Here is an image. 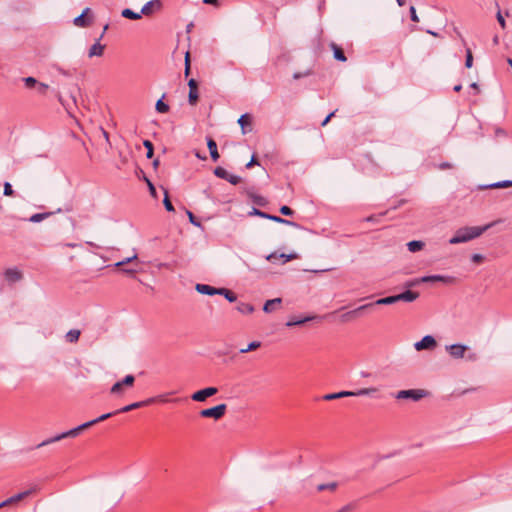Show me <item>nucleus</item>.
Segmentation results:
<instances>
[{
	"instance_id": "nucleus-33",
	"label": "nucleus",
	"mask_w": 512,
	"mask_h": 512,
	"mask_svg": "<svg viewBox=\"0 0 512 512\" xmlns=\"http://www.w3.org/2000/svg\"><path fill=\"white\" fill-rule=\"evenodd\" d=\"M407 246L410 252H417L422 250L424 243L422 241L413 240L408 242Z\"/></svg>"
},
{
	"instance_id": "nucleus-43",
	"label": "nucleus",
	"mask_w": 512,
	"mask_h": 512,
	"mask_svg": "<svg viewBox=\"0 0 512 512\" xmlns=\"http://www.w3.org/2000/svg\"><path fill=\"white\" fill-rule=\"evenodd\" d=\"M473 65V55L470 48L466 49V59H465V67L471 68Z\"/></svg>"
},
{
	"instance_id": "nucleus-34",
	"label": "nucleus",
	"mask_w": 512,
	"mask_h": 512,
	"mask_svg": "<svg viewBox=\"0 0 512 512\" xmlns=\"http://www.w3.org/2000/svg\"><path fill=\"white\" fill-rule=\"evenodd\" d=\"M269 220H272L274 222H277V223H281V224H286V225H290V226H294V227H298V224L293 222V221H290V220H287V219H284V218H281L279 216H276V215H269Z\"/></svg>"
},
{
	"instance_id": "nucleus-63",
	"label": "nucleus",
	"mask_w": 512,
	"mask_h": 512,
	"mask_svg": "<svg viewBox=\"0 0 512 512\" xmlns=\"http://www.w3.org/2000/svg\"><path fill=\"white\" fill-rule=\"evenodd\" d=\"M470 87H471L472 89H474V90H475V93H476V94H478V93H479V86H478V84H477V83H472V84L470 85Z\"/></svg>"
},
{
	"instance_id": "nucleus-20",
	"label": "nucleus",
	"mask_w": 512,
	"mask_h": 512,
	"mask_svg": "<svg viewBox=\"0 0 512 512\" xmlns=\"http://www.w3.org/2000/svg\"><path fill=\"white\" fill-rule=\"evenodd\" d=\"M4 277L8 282H17L22 278V274L16 268H8L4 272Z\"/></svg>"
},
{
	"instance_id": "nucleus-29",
	"label": "nucleus",
	"mask_w": 512,
	"mask_h": 512,
	"mask_svg": "<svg viewBox=\"0 0 512 512\" xmlns=\"http://www.w3.org/2000/svg\"><path fill=\"white\" fill-rule=\"evenodd\" d=\"M121 15H122V17L131 19V20H138L141 18V12L136 13L129 8H125L124 10H122Z\"/></svg>"
},
{
	"instance_id": "nucleus-7",
	"label": "nucleus",
	"mask_w": 512,
	"mask_h": 512,
	"mask_svg": "<svg viewBox=\"0 0 512 512\" xmlns=\"http://www.w3.org/2000/svg\"><path fill=\"white\" fill-rule=\"evenodd\" d=\"M214 174L218 178L224 179L231 183L232 185H237L241 182V177L230 174L226 169H224L221 166H218L214 169Z\"/></svg>"
},
{
	"instance_id": "nucleus-16",
	"label": "nucleus",
	"mask_w": 512,
	"mask_h": 512,
	"mask_svg": "<svg viewBox=\"0 0 512 512\" xmlns=\"http://www.w3.org/2000/svg\"><path fill=\"white\" fill-rule=\"evenodd\" d=\"M238 124L240 125L243 134L250 132L252 130V116L248 113L241 115L238 119Z\"/></svg>"
},
{
	"instance_id": "nucleus-56",
	"label": "nucleus",
	"mask_w": 512,
	"mask_h": 512,
	"mask_svg": "<svg viewBox=\"0 0 512 512\" xmlns=\"http://www.w3.org/2000/svg\"><path fill=\"white\" fill-rule=\"evenodd\" d=\"M123 385L120 381L116 382L112 388H111V392L112 393H119L122 389Z\"/></svg>"
},
{
	"instance_id": "nucleus-21",
	"label": "nucleus",
	"mask_w": 512,
	"mask_h": 512,
	"mask_svg": "<svg viewBox=\"0 0 512 512\" xmlns=\"http://www.w3.org/2000/svg\"><path fill=\"white\" fill-rule=\"evenodd\" d=\"M104 49H105V45H102L100 43V40L97 39V41L90 47L89 52H88V56L90 58H92L94 56L100 57V56L103 55Z\"/></svg>"
},
{
	"instance_id": "nucleus-64",
	"label": "nucleus",
	"mask_w": 512,
	"mask_h": 512,
	"mask_svg": "<svg viewBox=\"0 0 512 512\" xmlns=\"http://www.w3.org/2000/svg\"><path fill=\"white\" fill-rule=\"evenodd\" d=\"M108 27H109V25H108V24H106V25L104 26L103 31H102V33H101L100 37L98 38L99 40H101V39L103 38V36H104L105 32L107 31Z\"/></svg>"
},
{
	"instance_id": "nucleus-13",
	"label": "nucleus",
	"mask_w": 512,
	"mask_h": 512,
	"mask_svg": "<svg viewBox=\"0 0 512 512\" xmlns=\"http://www.w3.org/2000/svg\"><path fill=\"white\" fill-rule=\"evenodd\" d=\"M447 350L451 357L459 359L464 357V354L467 350V346L462 344H452L450 346H447Z\"/></svg>"
},
{
	"instance_id": "nucleus-19",
	"label": "nucleus",
	"mask_w": 512,
	"mask_h": 512,
	"mask_svg": "<svg viewBox=\"0 0 512 512\" xmlns=\"http://www.w3.org/2000/svg\"><path fill=\"white\" fill-rule=\"evenodd\" d=\"M161 1L160 0H151L147 2L141 9V15H150L154 12V10H158L161 8Z\"/></svg>"
},
{
	"instance_id": "nucleus-51",
	"label": "nucleus",
	"mask_w": 512,
	"mask_h": 512,
	"mask_svg": "<svg viewBox=\"0 0 512 512\" xmlns=\"http://www.w3.org/2000/svg\"><path fill=\"white\" fill-rule=\"evenodd\" d=\"M280 213L285 216H292L294 214V211L290 207L283 205L280 208Z\"/></svg>"
},
{
	"instance_id": "nucleus-3",
	"label": "nucleus",
	"mask_w": 512,
	"mask_h": 512,
	"mask_svg": "<svg viewBox=\"0 0 512 512\" xmlns=\"http://www.w3.org/2000/svg\"><path fill=\"white\" fill-rule=\"evenodd\" d=\"M378 389L376 387L361 388L356 391H340L336 393H329L322 396L324 401H331L341 399L344 397H357V396H372Z\"/></svg>"
},
{
	"instance_id": "nucleus-28",
	"label": "nucleus",
	"mask_w": 512,
	"mask_h": 512,
	"mask_svg": "<svg viewBox=\"0 0 512 512\" xmlns=\"http://www.w3.org/2000/svg\"><path fill=\"white\" fill-rule=\"evenodd\" d=\"M236 309L238 312H240L242 314H251L254 312V307L250 303L240 302L236 306Z\"/></svg>"
},
{
	"instance_id": "nucleus-44",
	"label": "nucleus",
	"mask_w": 512,
	"mask_h": 512,
	"mask_svg": "<svg viewBox=\"0 0 512 512\" xmlns=\"http://www.w3.org/2000/svg\"><path fill=\"white\" fill-rule=\"evenodd\" d=\"M357 508L356 502H350L346 505H344L342 508H340L337 512H350Z\"/></svg>"
},
{
	"instance_id": "nucleus-36",
	"label": "nucleus",
	"mask_w": 512,
	"mask_h": 512,
	"mask_svg": "<svg viewBox=\"0 0 512 512\" xmlns=\"http://www.w3.org/2000/svg\"><path fill=\"white\" fill-rule=\"evenodd\" d=\"M164 97H165V95H163L162 98L156 102L155 108H156V111L159 113H167L170 109L169 105L166 104L165 102H163Z\"/></svg>"
},
{
	"instance_id": "nucleus-5",
	"label": "nucleus",
	"mask_w": 512,
	"mask_h": 512,
	"mask_svg": "<svg viewBox=\"0 0 512 512\" xmlns=\"http://www.w3.org/2000/svg\"><path fill=\"white\" fill-rule=\"evenodd\" d=\"M453 281H454V278L451 276L429 275V276H423L417 280L408 281L405 283V287H412L418 283H428V282H443L445 284H451Z\"/></svg>"
},
{
	"instance_id": "nucleus-11",
	"label": "nucleus",
	"mask_w": 512,
	"mask_h": 512,
	"mask_svg": "<svg viewBox=\"0 0 512 512\" xmlns=\"http://www.w3.org/2000/svg\"><path fill=\"white\" fill-rule=\"evenodd\" d=\"M151 404H153V399H146V400H143V401L134 402L132 404L126 405V406L116 410V413L121 414V413L130 412V411H132L134 409L146 407V406L151 405Z\"/></svg>"
},
{
	"instance_id": "nucleus-8",
	"label": "nucleus",
	"mask_w": 512,
	"mask_h": 512,
	"mask_svg": "<svg viewBox=\"0 0 512 512\" xmlns=\"http://www.w3.org/2000/svg\"><path fill=\"white\" fill-rule=\"evenodd\" d=\"M218 392L216 387H207L194 392L191 399L196 402H204L207 398L215 395Z\"/></svg>"
},
{
	"instance_id": "nucleus-60",
	"label": "nucleus",
	"mask_w": 512,
	"mask_h": 512,
	"mask_svg": "<svg viewBox=\"0 0 512 512\" xmlns=\"http://www.w3.org/2000/svg\"><path fill=\"white\" fill-rule=\"evenodd\" d=\"M483 260V256L481 254H474L472 256V261L476 263H480Z\"/></svg>"
},
{
	"instance_id": "nucleus-10",
	"label": "nucleus",
	"mask_w": 512,
	"mask_h": 512,
	"mask_svg": "<svg viewBox=\"0 0 512 512\" xmlns=\"http://www.w3.org/2000/svg\"><path fill=\"white\" fill-rule=\"evenodd\" d=\"M188 86H189L188 103L191 106H195L199 101L198 82L194 78H191L188 81Z\"/></svg>"
},
{
	"instance_id": "nucleus-14",
	"label": "nucleus",
	"mask_w": 512,
	"mask_h": 512,
	"mask_svg": "<svg viewBox=\"0 0 512 512\" xmlns=\"http://www.w3.org/2000/svg\"><path fill=\"white\" fill-rule=\"evenodd\" d=\"M89 12H90V8H85L83 10L82 14L77 16L73 20L74 25L78 26V27H83V28L90 26L92 23V19L89 17H86Z\"/></svg>"
},
{
	"instance_id": "nucleus-27",
	"label": "nucleus",
	"mask_w": 512,
	"mask_h": 512,
	"mask_svg": "<svg viewBox=\"0 0 512 512\" xmlns=\"http://www.w3.org/2000/svg\"><path fill=\"white\" fill-rule=\"evenodd\" d=\"M331 49L333 50L334 58L338 61L345 62L347 60L345 53L341 47H339L335 43H331L330 45Z\"/></svg>"
},
{
	"instance_id": "nucleus-42",
	"label": "nucleus",
	"mask_w": 512,
	"mask_h": 512,
	"mask_svg": "<svg viewBox=\"0 0 512 512\" xmlns=\"http://www.w3.org/2000/svg\"><path fill=\"white\" fill-rule=\"evenodd\" d=\"M163 204H164L165 209L167 211H169V212L174 211V206L172 205V202L169 199V195H168L167 190H165V196H164Z\"/></svg>"
},
{
	"instance_id": "nucleus-22",
	"label": "nucleus",
	"mask_w": 512,
	"mask_h": 512,
	"mask_svg": "<svg viewBox=\"0 0 512 512\" xmlns=\"http://www.w3.org/2000/svg\"><path fill=\"white\" fill-rule=\"evenodd\" d=\"M207 147L209 149L211 159L216 162L220 155L217 150V144L213 138L207 137Z\"/></svg>"
},
{
	"instance_id": "nucleus-2",
	"label": "nucleus",
	"mask_w": 512,
	"mask_h": 512,
	"mask_svg": "<svg viewBox=\"0 0 512 512\" xmlns=\"http://www.w3.org/2000/svg\"><path fill=\"white\" fill-rule=\"evenodd\" d=\"M493 223H489L484 226H472V227H463L458 229L454 236L449 240L450 244H459L468 242L473 240L479 236H481L485 231H487Z\"/></svg>"
},
{
	"instance_id": "nucleus-39",
	"label": "nucleus",
	"mask_w": 512,
	"mask_h": 512,
	"mask_svg": "<svg viewBox=\"0 0 512 512\" xmlns=\"http://www.w3.org/2000/svg\"><path fill=\"white\" fill-rule=\"evenodd\" d=\"M260 346H261V342L253 341L248 344L246 349H240V353L244 354V353H248L250 351H254V350L258 349Z\"/></svg>"
},
{
	"instance_id": "nucleus-61",
	"label": "nucleus",
	"mask_w": 512,
	"mask_h": 512,
	"mask_svg": "<svg viewBox=\"0 0 512 512\" xmlns=\"http://www.w3.org/2000/svg\"><path fill=\"white\" fill-rule=\"evenodd\" d=\"M255 164L258 165V162H257L255 156L253 155L251 160L246 164V168H251Z\"/></svg>"
},
{
	"instance_id": "nucleus-26",
	"label": "nucleus",
	"mask_w": 512,
	"mask_h": 512,
	"mask_svg": "<svg viewBox=\"0 0 512 512\" xmlns=\"http://www.w3.org/2000/svg\"><path fill=\"white\" fill-rule=\"evenodd\" d=\"M137 259V255H133L131 257H128L122 261H119L115 264L116 267L120 268L123 272L125 273H129V274H133L136 272V269H128V268H122L123 266H125L126 264L132 262L133 260Z\"/></svg>"
},
{
	"instance_id": "nucleus-59",
	"label": "nucleus",
	"mask_w": 512,
	"mask_h": 512,
	"mask_svg": "<svg viewBox=\"0 0 512 512\" xmlns=\"http://www.w3.org/2000/svg\"><path fill=\"white\" fill-rule=\"evenodd\" d=\"M336 111L331 112L326 116V118L322 121L321 126L324 127L328 124V122L331 120V118L335 115Z\"/></svg>"
},
{
	"instance_id": "nucleus-15",
	"label": "nucleus",
	"mask_w": 512,
	"mask_h": 512,
	"mask_svg": "<svg viewBox=\"0 0 512 512\" xmlns=\"http://www.w3.org/2000/svg\"><path fill=\"white\" fill-rule=\"evenodd\" d=\"M373 306H374V304H365V305L359 306L358 308H356L354 310L344 313L341 316V319L343 322L351 321L352 319L358 317L361 311L368 309L370 307H373Z\"/></svg>"
},
{
	"instance_id": "nucleus-55",
	"label": "nucleus",
	"mask_w": 512,
	"mask_h": 512,
	"mask_svg": "<svg viewBox=\"0 0 512 512\" xmlns=\"http://www.w3.org/2000/svg\"><path fill=\"white\" fill-rule=\"evenodd\" d=\"M410 18H411V21L413 22H419V18L417 16V13H416V9L414 6H411L410 7Z\"/></svg>"
},
{
	"instance_id": "nucleus-62",
	"label": "nucleus",
	"mask_w": 512,
	"mask_h": 512,
	"mask_svg": "<svg viewBox=\"0 0 512 512\" xmlns=\"http://www.w3.org/2000/svg\"><path fill=\"white\" fill-rule=\"evenodd\" d=\"M203 3L217 6L219 4V1L218 0H203Z\"/></svg>"
},
{
	"instance_id": "nucleus-41",
	"label": "nucleus",
	"mask_w": 512,
	"mask_h": 512,
	"mask_svg": "<svg viewBox=\"0 0 512 512\" xmlns=\"http://www.w3.org/2000/svg\"><path fill=\"white\" fill-rule=\"evenodd\" d=\"M24 84L27 88L32 89L36 88L38 81L34 77H25L23 78Z\"/></svg>"
},
{
	"instance_id": "nucleus-1",
	"label": "nucleus",
	"mask_w": 512,
	"mask_h": 512,
	"mask_svg": "<svg viewBox=\"0 0 512 512\" xmlns=\"http://www.w3.org/2000/svg\"><path fill=\"white\" fill-rule=\"evenodd\" d=\"M118 413H116V411L114 412H110V413H106V414H103L101 416H99L98 418L96 419H93L91 421H88V422H85L73 429H70L66 432H63V433H60L58 435H55L51 438H48L44 441H42L41 443H39L38 445L35 446V448H41V447H44V446H47L49 444H52V443H55V442H58L62 439H65V438H68V437H77L83 430L87 429V428H90L92 427L93 425L97 424V423H100L104 420H107L109 418H111L112 416L114 415H117Z\"/></svg>"
},
{
	"instance_id": "nucleus-40",
	"label": "nucleus",
	"mask_w": 512,
	"mask_h": 512,
	"mask_svg": "<svg viewBox=\"0 0 512 512\" xmlns=\"http://www.w3.org/2000/svg\"><path fill=\"white\" fill-rule=\"evenodd\" d=\"M143 145L147 150V152H146L147 158H149V159L152 158L153 154H154V146H153L152 142L149 140H144Z\"/></svg>"
},
{
	"instance_id": "nucleus-18",
	"label": "nucleus",
	"mask_w": 512,
	"mask_h": 512,
	"mask_svg": "<svg viewBox=\"0 0 512 512\" xmlns=\"http://www.w3.org/2000/svg\"><path fill=\"white\" fill-rule=\"evenodd\" d=\"M419 298V293L412 290H406L400 294L395 295L396 302H413Z\"/></svg>"
},
{
	"instance_id": "nucleus-32",
	"label": "nucleus",
	"mask_w": 512,
	"mask_h": 512,
	"mask_svg": "<svg viewBox=\"0 0 512 512\" xmlns=\"http://www.w3.org/2000/svg\"><path fill=\"white\" fill-rule=\"evenodd\" d=\"M219 291H220L219 295L224 296L229 302H235L237 300V296L233 291H231L227 288H220Z\"/></svg>"
},
{
	"instance_id": "nucleus-54",
	"label": "nucleus",
	"mask_w": 512,
	"mask_h": 512,
	"mask_svg": "<svg viewBox=\"0 0 512 512\" xmlns=\"http://www.w3.org/2000/svg\"><path fill=\"white\" fill-rule=\"evenodd\" d=\"M146 182H147V185H148L149 192H150L151 196L154 197V198H157L156 188L153 185V183L149 179H147V178H146Z\"/></svg>"
},
{
	"instance_id": "nucleus-45",
	"label": "nucleus",
	"mask_w": 512,
	"mask_h": 512,
	"mask_svg": "<svg viewBox=\"0 0 512 512\" xmlns=\"http://www.w3.org/2000/svg\"><path fill=\"white\" fill-rule=\"evenodd\" d=\"M3 194L5 196H14L15 192L14 190L12 189V186L9 182H5L4 183V191H3Z\"/></svg>"
},
{
	"instance_id": "nucleus-47",
	"label": "nucleus",
	"mask_w": 512,
	"mask_h": 512,
	"mask_svg": "<svg viewBox=\"0 0 512 512\" xmlns=\"http://www.w3.org/2000/svg\"><path fill=\"white\" fill-rule=\"evenodd\" d=\"M135 378L133 375H126L122 381V385L124 386H132L134 384Z\"/></svg>"
},
{
	"instance_id": "nucleus-24",
	"label": "nucleus",
	"mask_w": 512,
	"mask_h": 512,
	"mask_svg": "<svg viewBox=\"0 0 512 512\" xmlns=\"http://www.w3.org/2000/svg\"><path fill=\"white\" fill-rule=\"evenodd\" d=\"M281 302H282L281 298H274L271 300H267L263 306L264 312H266V313L273 312L276 309V307L281 304Z\"/></svg>"
},
{
	"instance_id": "nucleus-53",
	"label": "nucleus",
	"mask_w": 512,
	"mask_h": 512,
	"mask_svg": "<svg viewBox=\"0 0 512 512\" xmlns=\"http://www.w3.org/2000/svg\"><path fill=\"white\" fill-rule=\"evenodd\" d=\"M49 86L45 83H41V82H38V84L36 85V89L37 91L40 93V94H45L46 91L48 90Z\"/></svg>"
},
{
	"instance_id": "nucleus-49",
	"label": "nucleus",
	"mask_w": 512,
	"mask_h": 512,
	"mask_svg": "<svg viewBox=\"0 0 512 512\" xmlns=\"http://www.w3.org/2000/svg\"><path fill=\"white\" fill-rule=\"evenodd\" d=\"M387 213H388V210H387V211H384V212H382V213H379V214H377V215H370V216H368L365 220H366L367 222H376V221H378V219H379L380 217L385 216Z\"/></svg>"
},
{
	"instance_id": "nucleus-48",
	"label": "nucleus",
	"mask_w": 512,
	"mask_h": 512,
	"mask_svg": "<svg viewBox=\"0 0 512 512\" xmlns=\"http://www.w3.org/2000/svg\"><path fill=\"white\" fill-rule=\"evenodd\" d=\"M150 399H153V403H156V402L166 403V402L171 401L170 399L167 398L166 394L151 397Z\"/></svg>"
},
{
	"instance_id": "nucleus-35",
	"label": "nucleus",
	"mask_w": 512,
	"mask_h": 512,
	"mask_svg": "<svg viewBox=\"0 0 512 512\" xmlns=\"http://www.w3.org/2000/svg\"><path fill=\"white\" fill-rule=\"evenodd\" d=\"M80 330L72 329L66 334V340L70 343H75L80 337Z\"/></svg>"
},
{
	"instance_id": "nucleus-6",
	"label": "nucleus",
	"mask_w": 512,
	"mask_h": 512,
	"mask_svg": "<svg viewBox=\"0 0 512 512\" xmlns=\"http://www.w3.org/2000/svg\"><path fill=\"white\" fill-rule=\"evenodd\" d=\"M227 410L226 404H219L217 406L206 408L200 411L199 415L203 418H213L215 420L221 419Z\"/></svg>"
},
{
	"instance_id": "nucleus-50",
	"label": "nucleus",
	"mask_w": 512,
	"mask_h": 512,
	"mask_svg": "<svg viewBox=\"0 0 512 512\" xmlns=\"http://www.w3.org/2000/svg\"><path fill=\"white\" fill-rule=\"evenodd\" d=\"M251 215H257L259 217H262V218H266V219H269V215L268 213L264 212V211H261L257 208H253L252 212H250Z\"/></svg>"
},
{
	"instance_id": "nucleus-38",
	"label": "nucleus",
	"mask_w": 512,
	"mask_h": 512,
	"mask_svg": "<svg viewBox=\"0 0 512 512\" xmlns=\"http://www.w3.org/2000/svg\"><path fill=\"white\" fill-rule=\"evenodd\" d=\"M337 486H338V484L336 482H330V483H326V484H319L317 486V491L318 492H322V491H325V490L335 491Z\"/></svg>"
},
{
	"instance_id": "nucleus-30",
	"label": "nucleus",
	"mask_w": 512,
	"mask_h": 512,
	"mask_svg": "<svg viewBox=\"0 0 512 512\" xmlns=\"http://www.w3.org/2000/svg\"><path fill=\"white\" fill-rule=\"evenodd\" d=\"M52 214V212L36 213L33 214L28 220L33 223H39L48 218L49 216H51Z\"/></svg>"
},
{
	"instance_id": "nucleus-25",
	"label": "nucleus",
	"mask_w": 512,
	"mask_h": 512,
	"mask_svg": "<svg viewBox=\"0 0 512 512\" xmlns=\"http://www.w3.org/2000/svg\"><path fill=\"white\" fill-rule=\"evenodd\" d=\"M294 257L295 256L292 254L287 255V254L282 253V254L278 255L277 253H272L269 256H267V260L270 262H275L276 259H280L281 263L285 264L286 262L292 260Z\"/></svg>"
},
{
	"instance_id": "nucleus-31",
	"label": "nucleus",
	"mask_w": 512,
	"mask_h": 512,
	"mask_svg": "<svg viewBox=\"0 0 512 512\" xmlns=\"http://www.w3.org/2000/svg\"><path fill=\"white\" fill-rule=\"evenodd\" d=\"M511 186H512V181L504 180V181H499V182L489 184V185L485 186V188L497 189V188H507V187H511Z\"/></svg>"
},
{
	"instance_id": "nucleus-37",
	"label": "nucleus",
	"mask_w": 512,
	"mask_h": 512,
	"mask_svg": "<svg viewBox=\"0 0 512 512\" xmlns=\"http://www.w3.org/2000/svg\"><path fill=\"white\" fill-rule=\"evenodd\" d=\"M396 303L395 295L387 296L384 298H380L376 300L373 304L374 305H391Z\"/></svg>"
},
{
	"instance_id": "nucleus-46",
	"label": "nucleus",
	"mask_w": 512,
	"mask_h": 512,
	"mask_svg": "<svg viewBox=\"0 0 512 512\" xmlns=\"http://www.w3.org/2000/svg\"><path fill=\"white\" fill-rule=\"evenodd\" d=\"M184 74H185L186 77L190 74V53L188 51L185 54Z\"/></svg>"
},
{
	"instance_id": "nucleus-4",
	"label": "nucleus",
	"mask_w": 512,
	"mask_h": 512,
	"mask_svg": "<svg viewBox=\"0 0 512 512\" xmlns=\"http://www.w3.org/2000/svg\"><path fill=\"white\" fill-rule=\"evenodd\" d=\"M429 395V392L424 389H409V390H400L394 397L398 400L402 399H410L412 401H419Z\"/></svg>"
},
{
	"instance_id": "nucleus-58",
	"label": "nucleus",
	"mask_w": 512,
	"mask_h": 512,
	"mask_svg": "<svg viewBox=\"0 0 512 512\" xmlns=\"http://www.w3.org/2000/svg\"><path fill=\"white\" fill-rule=\"evenodd\" d=\"M497 20H498V22H499L500 26H501L502 28H505V26H506V22H505V19H504V17L502 16V14H501V12H500V11H498V13H497Z\"/></svg>"
},
{
	"instance_id": "nucleus-17",
	"label": "nucleus",
	"mask_w": 512,
	"mask_h": 512,
	"mask_svg": "<svg viewBox=\"0 0 512 512\" xmlns=\"http://www.w3.org/2000/svg\"><path fill=\"white\" fill-rule=\"evenodd\" d=\"M195 289L197 292H199L200 294H203V295H210V296H213V295H218L220 294V288H216V287H213L211 285H208V284H196L195 286Z\"/></svg>"
},
{
	"instance_id": "nucleus-57",
	"label": "nucleus",
	"mask_w": 512,
	"mask_h": 512,
	"mask_svg": "<svg viewBox=\"0 0 512 512\" xmlns=\"http://www.w3.org/2000/svg\"><path fill=\"white\" fill-rule=\"evenodd\" d=\"M437 168L440 170H447V169H452L453 165L449 162H442L437 166Z\"/></svg>"
},
{
	"instance_id": "nucleus-23",
	"label": "nucleus",
	"mask_w": 512,
	"mask_h": 512,
	"mask_svg": "<svg viewBox=\"0 0 512 512\" xmlns=\"http://www.w3.org/2000/svg\"><path fill=\"white\" fill-rule=\"evenodd\" d=\"M316 318H317V316H307V317H303V318L294 316V317L290 318V320L286 323V326L293 327V326H297V325H302V324L312 321Z\"/></svg>"
},
{
	"instance_id": "nucleus-12",
	"label": "nucleus",
	"mask_w": 512,
	"mask_h": 512,
	"mask_svg": "<svg viewBox=\"0 0 512 512\" xmlns=\"http://www.w3.org/2000/svg\"><path fill=\"white\" fill-rule=\"evenodd\" d=\"M34 491H35V489L33 488V489H28L23 492L17 493L15 495L9 497L8 499L4 500L3 504L5 507L15 504V503L25 499L26 497L30 496Z\"/></svg>"
},
{
	"instance_id": "nucleus-52",
	"label": "nucleus",
	"mask_w": 512,
	"mask_h": 512,
	"mask_svg": "<svg viewBox=\"0 0 512 512\" xmlns=\"http://www.w3.org/2000/svg\"><path fill=\"white\" fill-rule=\"evenodd\" d=\"M187 215H188L190 223H192L193 225H195L197 227H199L201 225L200 222L197 220V218L191 211L187 210Z\"/></svg>"
},
{
	"instance_id": "nucleus-9",
	"label": "nucleus",
	"mask_w": 512,
	"mask_h": 512,
	"mask_svg": "<svg viewBox=\"0 0 512 512\" xmlns=\"http://www.w3.org/2000/svg\"><path fill=\"white\" fill-rule=\"evenodd\" d=\"M437 346L435 338L431 335L424 336L420 341L414 344L417 351L433 350Z\"/></svg>"
}]
</instances>
